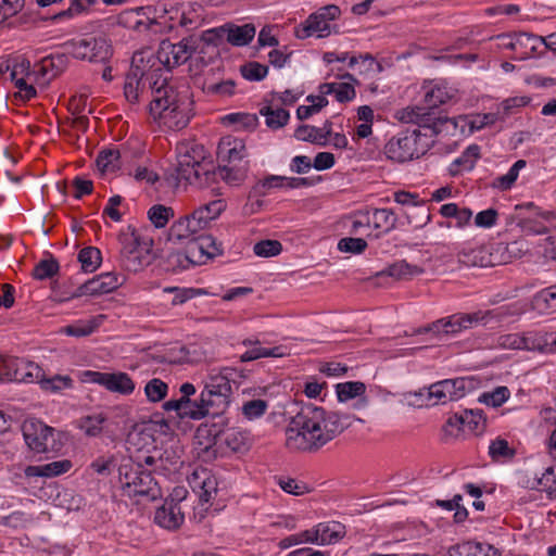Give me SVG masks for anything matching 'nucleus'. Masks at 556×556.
Listing matches in <instances>:
<instances>
[{
	"label": "nucleus",
	"mask_w": 556,
	"mask_h": 556,
	"mask_svg": "<svg viewBox=\"0 0 556 556\" xmlns=\"http://www.w3.org/2000/svg\"><path fill=\"white\" fill-rule=\"evenodd\" d=\"M223 253L222 244L212 236H195V240L188 245L187 253H170L168 262L173 268H187L189 264L195 265L201 263L203 256L214 257Z\"/></svg>",
	"instance_id": "nucleus-12"
},
{
	"label": "nucleus",
	"mask_w": 556,
	"mask_h": 556,
	"mask_svg": "<svg viewBox=\"0 0 556 556\" xmlns=\"http://www.w3.org/2000/svg\"><path fill=\"white\" fill-rule=\"evenodd\" d=\"M318 531V544H332L338 542L344 535V526L339 522L319 523L316 527Z\"/></svg>",
	"instance_id": "nucleus-37"
},
{
	"label": "nucleus",
	"mask_w": 556,
	"mask_h": 556,
	"mask_svg": "<svg viewBox=\"0 0 556 556\" xmlns=\"http://www.w3.org/2000/svg\"><path fill=\"white\" fill-rule=\"evenodd\" d=\"M456 421L464 424V427L475 433H481L485 427V418L483 412L480 409H466L459 416H456Z\"/></svg>",
	"instance_id": "nucleus-36"
},
{
	"label": "nucleus",
	"mask_w": 556,
	"mask_h": 556,
	"mask_svg": "<svg viewBox=\"0 0 556 556\" xmlns=\"http://www.w3.org/2000/svg\"><path fill=\"white\" fill-rule=\"evenodd\" d=\"M13 381L25 383H38L42 377V368L29 361L14 357Z\"/></svg>",
	"instance_id": "nucleus-26"
},
{
	"label": "nucleus",
	"mask_w": 556,
	"mask_h": 556,
	"mask_svg": "<svg viewBox=\"0 0 556 556\" xmlns=\"http://www.w3.org/2000/svg\"><path fill=\"white\" fill-rule=\"evenodd\" d=\"M185 514L179 503L175 502V498L165 501L164 504L159 507L154 514V521L160 527L167 530H177L184 523Z\"/></svg>",
	"instance_id": "nucleus-21"
},
{
	"label": "nucleus",
	"mask_w": 556,
	"mask_h": 556,
	"mask_svg": "<svg viewBox=\"0 0 556 556\" xmlns=\"http://www.w3.org/2000/svg\"><path fill=\"white\" fill-rule=\"evenodd\" d=\"M22 430L26 444L36 453H58L62 448L61 434L40 420H25Z\"/></svg>",
	"instance_id": "nucleus-9"
},
{
	"label": "nucleus",
	"mask_w": 556,
	"mask_h": 556,
	"mask_svg": "<svg viewBox=\"0 0 556 556\" xmlns=\"http://www.w3.org/2000/svg\"><path fill=\"white\" fill-rule=\"evenodd\" d=\"M533 307L539 311L556 312V283L547 287L533 296Z\"/></svg>",
	"instance_id": "nucleus-38"
},
{
	"label": "nucleus",
	"mask_w": 556,
	"mask_h": 556,
	"mask_svg": "<svg viewBox=\"0 0 556 556\" xmlns=\"http://www.w3.org/2000/svg\"><path fill=\"white\" fill-rule=\"evenodd\" d=\"M539 484L549 494L556 495V472L554 467H548L539 479Z\"/></svg>",
	"instance_id": "nucleus-64"
},
{
	"label": "nucleus",
	"mask_w": 556,
	"mask_h": 556,
	"mask_svg": "<svg viewBox=\"0 0 556 556\" xmlns=\"http://www.w3.org/2000/svg\"><path fill=\"white\" fill-rule=\"evenodd\" d=\"M25 0H0V22L17 14L24 7Z\"/></svg>",
	"instance_id": "nucleus-63"
},
{
	"label": "nucleus",
	"mask_w": 556,
	"mask_h": 556,
	"mask_svg": "<svg viewBox=\"0 0 556 556\" xmlns=\"http://www.w3.org/2000/svg\"><path fill=\"white\" fill-rule=\"evenodd\" d=\"M521 350L552 352L556 351V333L528 331L521 333Z\"/></svg>",
	"instance_id": "nucleus-24"
},
{
	"label": "nucleus",
	"mask_w": 556,
	"mask_h": 556,
	"mask_svg": "<svg viewBox=\"0 0 556 556\" xmlns=\"http://www.w3.org/2000/svg\"><path fill=\"white\" fill-rule=\"evenodd\" d=\"M163 408L167 412H176L179 418H190L194 420H199L212 414L210 406L206 405L205 402H202V394L199 401H192L190 397L169 400L163 404Z\"/></svg>",
	"instance_id": "nucleus-18"
},
{
	"label": "nucleus",
	"mask_w": 556,
	"mask_h": 556,
	"mask_svg": "<svg viewBox=\"0 0 556 556\" xmlns=\"http://www.w3.org/2000/svg\"><path fill=\"white\" fill-rule=\"evenodd\" d=\"M11 80L18 79L20 77H29L33 73L30 72V62L26 58L16 56L11 60Z\"/></svg>",
	"instance_id": "nucleus-59"
},
{
	"label": "nucleus",
	"mask_w": 556,
	"mask_h": 556,
	"mask_svg": "<svg viewBox=\"0 0 556 556\" xmlns=\"http://www.w3.org/2000/svg\"><path fill=\"white\" fill-rule=\"evenodd\" d=\"M151 239L141 238L135 231L122 238L121 263L129 271H138L152 261Z\"/></svg>",
	"instance_id": "nucleus-11"
},
{
	"label": "nucleus",
	"mask_w": 556,
	"mask_h": 556,
	"mask_svg": "<svg viewBox=\"0 0 556 556\" xmlns=\"http://www.w3.org/2000/svg\"><path fill=\"white\" fill-rule=\"evenodd\" d=\"M346 427L338 413L312 404L305 405L286 428V446L291 451L316 452Z\"/></svg>",
	"instance_id": "nucleus-2"
},
{
	"label": "nucleus",
	"mask_w": 556,
	"mask_h": 556,
	"mask_svg": "<svg viewBox=\"0 0 556 556\" xmlns=\"http://www.w3.org/2000/svg\"><path fill=\"white\" fill-rule=\"evenodd\" d=\"M510 396V391L507 387L501 386L496 387L491 392H484L480 395L479 401L492 406L498 407L504 404Z\"/></svg>",
	"instance_id": "nucleus-45"
},
{
	"label": "nucleus",
	"mask_w": 556,
	"mask_h": 556,
	"mask_svg": "<svg viewBox=\"0 0 556 556\" xmlns=\"http://www.w3.org/2000/svg\"><path fill=\"white\" fill-rule=\"evenodd\" d=\"M148 216L156 228H163L174 216V210L169 206L155 204L149 210Z\"/></svg>",
	"instance_id": "nucleus-46"
},
{
	"label": "nucleus",
	"mask_w": 556,
	"mask_h": 556,
	"mask_svg": "<svg viewBox=\"0 0 556 556\" xmlns=\"http://www.w3.org/2000/svg\"><path fill=\"white\" fill-rule=\"evenodd\" d=\"M105 418L99 414L94 416H86L80 419L79 428L89 437H96L102 431V424Z\"/></svg>",
	"instance_id": "nucleus-55"
},
{
	"label": "nucleus",
	"mask_w": 556,
	"mask_h": 556,
	"mask_svg": "<svg viewBox=\"0 0 556 556\" xmlns=\"http://www.w3.org/2000/svg\"><path fill=\"white\" fill-rule=\"evenodd\" d=\"M227 29L226 25L207 29L202 33L201 35V41H203L207 46H219L224 39L226 38Z\"/></svg>",
	"instance_id": "nucleus-61"
},
{
	"label": "nucleus",
	"mask_w": 556,
	"mask_h": 556,
	"mask_svg": "<svg viewBox=\"0 0 556 556\" xmlns=\"http://www.w3.org/2000/svg\"><path fill=\"white\" fill-rule=\"evenodd\" d=\"M507 247L496 244L495 247H477L463 249L458 255V262L467 267H494L509 262L506 255Z\"/></svg>",
	"instance_id": "nucleus-13"
},
{
	"label": "nucleus",
	"mask_w": 556,
	"mask_h": 556,
	"mask_svg": "<svg viewBox=\"0 0 556 556\" xmlns=\"http://www.w3.org/2000/svg\"><path fill=\"white\" fill-rule=\"evenodd\" d=\"M424 273V268L417 265L408 264L402 260L389 265L386 269L381 270L378 276H389L395 280H408L415 276Z\"/></svg>",
	"instance_id": "nucleus-30"
},
{
	"label": "nucleus",
	"mask_w": 556,
	"mask_h": 556,
	"mask_svg": "<svg viewBox=\"0 0 556 556\" xmlns=\"http://www.w3.org/2000/svg\"><path fill=\"white\" fill-rule=\"evenodd\" d=\"M72 468V462L68 459L55 460L45 465L27 466L24 473L27 478L42 477L54 478L67 472Z\"/></svg>",
	"instance_id": "nucleus-28"
},
{
	"label": "nucleus",
	"mask_w": 556,
	"mask_h": 556,
	"mask_svg": "<svg viewBox=\"0 0 556 556\" xmlns=\"http://www.w3.org/2000/svg\"><path fill=\"white\" fill-rule=\"evenodd\" d=\"M231 370L225 368L218 372L212 370L202 391V402L212 410V415H219L228 407L232 394Z\"/></svg>",
	"instance_id": "nucleus-7"
},
{
	"label": "nucleus",
	"mask_w": 556,
	"mask_h": 556,
	"mask_svg": "<svg viewBox=\"0 0 556 556\" xmlns=\"http://www.w3.org/2000/svg\"><path fill=\"white\" fill-rule=\"evenodd\" d=\"M279 486L287 493L292 495H303L309 492L306 483L298 481L292 478L280 477L278 479Z\"/></svg>",
	"instance_id": "nucleus-56"
},
{
	"label": "nucleus",
	"mask_w": 556,
	"mask_h": 556,
	"mask_svg": "<svg viewBox=\"0 0 556 556\" xmlns=\"http://www.w3.org/2000/svg\"><path fill=\"white\" fill-rule=\"evenodd\" d=\"M226 210L224 200H214L202 204L189 214L192 225L200 232L208 227L212 220L216 219Z\"/></svg>",
	"instance_id": "nucleus-22"
},
{
	"label": "nucleus",
	"mask_w": 556,
	"mask_h": 556,
	"mask_svg": "<svg viewBox=\"0 0 556 556\" xmlns=\"http://www.w3.org/2000/svg\"><path fill=\"white\" fill-rule=\"evenodd\" d=\"M118 480L124 495L128 497L148 496L152 500L161 496V490L152 473L142 469L141 463L131 458L124 459L118 466Z\"/></svg>",
	"instance_id": "nucleus-5"
},
{
	"label": "nucleus",
	"mask_w": 556,
	"mask_h": 556,
	"mask_svg": "<svg viewBox=\"0 0 556 556\" xmlns=\"http://www.w3.org/2000/svg\"><path fill=\"white\" fill-rule=\"evenodd\" d=\"M336 391L338 400L340 402H346L363 395L366 391V386L361 381H349L344 383H338Z\"/></svg>",
	"instance_id": "nucleus-39"
},
{
	"label": "nucleus",
	"mask_w": 556,
	"mask_h": 556,
	"mask_svg": "<svg viewBox=\"0 0 556 556\" xmlns=\"http://www.w3.org/2000/svg\"><path fill=\"white\" fill-rule=\"evenodd\" d=\"M396 216L393 211L388 208H375L372 212V223L376 229L384 228L390 231L395 228Z\"/></svg>",
	"instance_id": "nucleus-43"
},
{
	"label": "nucleus",
	"mask_w": 556,
	"mask_h": 556,
	"mask_svg": "<svg viewBox=\"0 0 556 556\" xmlns=\"http://www.w3.org/2000/svg\"><path fill=\"white\" fill-rule=\"evenodd\" d=\"M217 156L223 163H237L247 156L245 144L238 138H224L218 144Z\"/></svg>",
	"instance_id": "nucleus-25"
},
{
	"label": "nucleus",
	"mask_w": 556,
	"mask_h": 556,
	"mask_svg": "<svg viewBox=\"0 0 556 556\" xmlns=\"http://www.w3.org/2000/svg\"><path fill=\"white\" fill-rule=\"evenodd\" d=\"M367 248V242L363 238H342L338 243V249L341 252L359 254Z\"/></svg>",
	"instance_id": "nucleus-58"
},
{
	"label": "nucleus",
	"mask_w": 556,
	"mask_h": 556,
	"mask_svg": "<svg viewBox=\"0 0 556 556\" xmlns=\"http://www.w3.org/2000/svg\"><path fill=\"white\" fill-rule=\"evenodd\" d=\"M122 285L119 277L113 273H105L98 275L85 283L80 285L75 292L73 298H79L84 295L97 296L105 293H110L117 289Z\"/></svg>",
	"instance_id": "nucleus-17"
},
{
	"label": "nucleus",
	"mask_w": 556,
	"mask_h": 556,
	"mask_svg": "<svg viewBox=\"0 0 556 556\" xmlns=\"http://www.w3.org/2000/svg\"><path fill=\"white\" fill-rule=\"evenodd\" d=\"M260 113L266 117V125L271 129H278L283 127L290 117V114L285 109H271L265 106L261 109Z\"/></svg>",
	"instance_id": "nucleus-40"
},
{
	"label": "nucleus",
	"mask_w": 556,
	"mask_h": 556,
	"mask_svg": "<svg viewBox=\"0 0 556 556\" xmlns=\"http://www.w3.org/2000/svg\"><path fill=\"white\" fill-rule=\"evenodd\" d=\"M81 380L103 386L110 392L130 394L135 390V383L126 372H100L86 370L81 374Z\"/></svg>",
	"instance_id": "nucleus-16"
},
{
	"label": "nucleus",
	"mask_w": 556,
	"mask_h": 556,
	"mask_svg": "<svg viewBox=\"0 0 556 556\" xmlns=\"http://www.w3.org/2000/svg\"><path fill=\"white\" fill-rule=\"evenodd\" d=\"M420 396H425L428 405L446 404V393L441 387V382H434L429 388L419 392Z\"/></svg>",
	"instance_id": "nucleus-51"
},
{
	"label": "nucleus",
	"mask_w": 556,
	"mask_h": 556,
	"mask_svg": "<svg viewBox=\"0 0 556 556\" xmlns=\"http://www.w3.org/2000/svg\"><path fill=\"white\" fill-rule=\"evenodd\" d=\"M454 97V92L446 87L435 86L425 94L426 108H406L399 112V119L403 123L416 124L419 127L428 129L432 134H439L443 124H456L450 118H434L429 111L442 104H445Z\"/></svg>",
	"instance_id": "nucleus-4"
},
{
	"label": "nucleus",
	"mask_w": 556,
	"mask_h": 556,
	"mask_svg": "<svg viewBox=\"0 0 556 556\" xmlns=\"http://www.w3.org/2000/svg\"><path fill=\"white\" fill-rule=\"evenodd\" d=\"M66 65V55H50L41 61L39 72L42 76H49L48 79H52L60 75L65 70Z\"/></svg>",
	"instance_id": "nucleus-35"
},
{
	"label": "nucleus",
	"mask_w": 556,
	"mask_h": 556,
	"mask_svg": "<svg viewBox=\"0 0 556 556\" xmlns=\"http://www.w3.org/2000/svg\"><path fill=\"white\" fill-rule=\"evenodd\" d=\"M440 382L447 402L460 400L471 388V381L466 378L445 379Z\"/></svg>",
	"instance_id": "nucleus-32"
},
{
	"label": "nucleus",
	"mask_w": 556,
	"mask_h": 556,
	"mask_svg": "<svg viewBox=\"0 0 556 556\" xmlns=\"http://www.w3.org/2000/svg\"><path fill=\"white\" fill-rule=\"evenodd\" d=\"M38 384L45 392L60 393L63 390L72 389L74 381L67 375H54L52 377H47L42 370V377L39 379Z\"/></svg>",
	"instance_id": "nucleus-33"
},
{
	"label": "nucleus",
	"mask_w": 556,
	"mask_h": 556,
	"mask_svg": "<svg viewBox=\"0 0 556 556\" xmlns=\"http://www.w3.org/2000/svg\"><path fill=\"white\" fill-rule=\"evenodd\" d=\"M119 151L115 149L103 150L97 157L98 167L103 170H115L119 167Z\"/></svg>",
	"instance_id": "nucleus-47"
},
{
	"label": "nucleus",
	"mask_w": 556,
	"mask_h": 556,
	"mask_svg": "<svg viewBox=\"0 0 556 556\" xmlns=\"http://www.w3.org/2000/svg\"><path fill=\"white\" fill-rule=\"evenodd\" d=\"M192 491L201 503H210L217 494V479L205 468L195 469L188 478Z\"/></svg>",
	"instance_id": "nucleus-19"
},
{
	"label": "nucleus",
	"mask_w": 556,
	"mask_h": 556,
	"mask_svg": "<svg viewBox=\"0 0 556 556\" xmlns=\"http://www.w3.org/2000/svg\"><path fill=\"white\" fill-rule=\"evenodd\" d=\"M78 261L85 271L92 273L101 263V252L94 247L84 248L78 253Z\"/></svg>",
	"instance_id": "nucleus-41"
},
{
	"label": "nucleus",
	"mask_w": 556,
	"mask_h": 556,
	"mask_svg": "<svg viewBox=\"0 0 556 556\" xmlns=\"http://www.w3.org/2000/svg\"><path fill=\"white\" fill-rule=\"evenodd\" d=\"M60 265L54 257L48 260H41L36 264L33 269V277L38 280H45L52 278L59 273Z\"/></svg>",
	"instance_id": "nucleus-42"
},
{
	"label": "nucleus",
	"mask_w": 556,
	"mask_h": 556,
	"mask_svg": "<svg viewBox=\"0 0 556 556\" xmlns=\"http://www.w3.org/2000/svg\"><path fill=\"white\" fill-rule=\"evenodd\" d=\"M197 46L194 39L184 38L178 43L163 40L156 52V59L165 67L173 68L186 63L194 52Z\"/></svg>",
	"instance_id": "nucleus-14"
},
{
	"label": "nucleus",
	"mask_w": 556,
	"mask_h": 556,
	"mask_svg": "<svg viewBox=\"0 0 556 556\" xmlns=\"http://www.w3.org/2000/svg\"><path fill=\"white\" fill-rule=\"evenodd\" d=\"M480 157V147L477 144L469 146L462 155L456 159L452 166L460 167L465 170L473 168L476 161Z\"/></svg>",
	"instance_id": "nucleus-49"
},
{
	"label": "nucleus",
	"mask_w": 556,
	"mask_h": 556,
	"mask_svg": "<svg viewBox=\"0 0 556 556\" xmlns=\"http://www.w3.org/2000/svg\"><path fill=\"white\" fill-rule=\"evenodd\" d=\"M198 233L199 231L195 229V226L192 225L189 215H186L172 224L167 239L174 243L188 241V243L191 244Z\"/></svg>",
	"instance_id": "nucleus-27"
},
{
	"label": "nucleus",
	"mask_w": 556,
	"mask_h": 556,
	"mask_svg": "<svg viewBox=\"0 0 556 556\" xmlns=\"http://www.w3.org/2000/svg\"><path fill=\"white\" fill-rule=\"evenodd\" d=\"M226 40L233 46H247L255 36V27L253 24H244L242 26L226 25Z\"/></svg>",
	"instance_id": "nucleus-31"
},
{
	"label": "nucleus",
	"mask_w": 556,
	"mask_h": 556,
	"mask_svg": "<svg viewBox=\"0 0 556 556\" xmlns=\"http://www.w3.org/2000/svg\"><path fill=\"white\" fill-rule=\"evenodd\" d=\"M491 316H493L492 311L454 314L447 318L438 319L426 327L419 328L416 330V333L431 332L441 339L443 336L459 333L478 324L485 325Z\"/></svg>",
	"instance_id": "nucleus-8"
},
{
	"label": "nucleus",
	"mask_w": 556,
	"mask_h": 556,
	"mask_svg": "<svg viewBox=\"0 0 556 556\" xmlns=\"http://www.w3.org/2000/svg\"><path fill=\"white\" fill-rule=\"evenodd\" d=\"M282 244L278 240H261L253 247V252L260 257H273L280 254Z\"/></svg>",
	"instance_id": "nucleus-48"
},
{
	"label": "nucleus",
	"mask_w": 556,
	"mask_h": 556,
	"mask_svg": "<svg viewBox=\"0 0 556 556\" xmlns=\"http://www.w3.org/2000/svg\"><path fill=\"white\" fill-rule=\"evenodd\" d=\"M434 134H422L420 128L413 129L406 134L392 138L386 146V154L389 159L399 163L412 161L424 155L430 148Z\"/></svg>",
	"instance_id": "nucleus-6"
},
{
	"label": "nucleus",
	"mask_w": 556,
	"mask_h": 556,
	"mask_svg": "<svg viewBox=\"0 0 556 556\" xmlns=\"http://www.w3.org/2000/svg\"><path fill=\"white\" fill-rule=\"evenodd\" d=\"M236 83L232 79L212 83L207 78L204 80L203 90L208 94L231 96L235 93Z\"/></svg>",
	"instance_id": "nucleus-50"
},
{
	"label": "nucleus",
	"mask_w": 556,
	"mask_h": 556,
	"mask_svg": "<svg viewBox=\"0 0 556 556\" xmlns=\"http://www.w3.org/2000/svg\"><path fill=\"white\" fill-rule=\"evenodd\" d=\"M168 386L161 379L150 380L144 388L146 395L151 402H160L167 394Z\"/></svg>",
	"instance_id": "nucleus-52"
},
{
	"label": "nucleus",
	"mask_w": 556,
	"mask_h": 556,
	"mask_svg": "<svg viewBox=\"0 0 556 556\" xmlns=\"http://www.w3.org/2000/svg\"><path fill=\"white\" fill-rule=\"evenodd\" d=\"M267 407L268 403L265 400L256 399L245 402L242 405L241 410L247 419L253 420L263 416Z\"/></svg>",
	"instance_id": "nucleus-53"
},
{
	"label": "nucleus",
	"mask_w": 556,
	"mask_h": 556,
	"mask_svg": "<svg viewBox=\"0 0 556 556\" xmlns=\"http://www.w3.org/2000/svg\"><path fill=\"white\" fill-rule=\"evenodd\" d=\"M124 93L128 102L150 100L149 112L169 129L185 128L190 121L192 101L187 91H179L164 78L147 79L136 73H127Z\"/></svg>",
	"instance_id": "nucleus-1"
},
{
	"label": "nucleus",
	"mask_w": 556,
	"mask_h": 556,
	"mask_svg": "<svg viewBox=\"0 0 556 556\" xmlns=\"http://www.w3.org/2000/svg\"><path fill=\"white\" fill-rule=\"evenodd\" d=\"M489 452L493 458H510L515 455V451L509 447L508 442L504 439L494 440L489 447Z\"/></svg>",
	"instance_id": "nucleus-62"
},
{
	"label": "nucleus",
	"mask_w": 556,
	"mask_h": 556,
	"mask_svg": "<svg viewBox=\"0 0 556 556\" xmlns=\"http://www.w3.org/2000/svg\"><path fill=\"white\" fill-rule=\"evenodd\" d=\"M216 177H220L228 184L237 185L243 179V172L241 169L230 167L228 165H219L215 168Z\"/></svg>",
	"instance_id": "nucleus-60"
},
{
	"label": "nucleus",
	"mask_w": 556,
	"mask_h": 556,
	"mask_svg": "<svg viewBox=\"0 0 556 556\" xmlns=\"http://www.w3.org/2000/svg\"><path fill=\"white\" fill-rule=\"evenodd\" d=\"M294 137L301 141H307L318 146H326L324 135H321L319 128L315 126L300 125L294 131Z\"/></svg>",
	"instance_id": "nucleus-44"
},
{
	"label": "nucleus",
	"mask_w": 556,
	"mask_h": 556,
	"mask_svg": "<svg viewBox=\"0 0 556 556\" xmlns=\"http://www.w3.org/2000/svg\"><path fill=\"white\" fill-rule=\"evenodd\" d=\"M541 42H545V38L542 36L529 33L516 34L517 51L520 52V59L522 60L530 58L536 51Z\"/></svg>",
	"instance_id": "nucleus-34"
},
{
	"label": "nucleus",
	"mask_w": 556,
	"mask_h": 556,
	"mask_svg": "<svg viewBox=\"0 0 556 556\" xmlns=\"http://www.w3.org/2000/svg\"><path fill=\"white\" fill-rule=\"evenodd\" d=\"M341 78L349 81L343 83H325L319 86V93L334 94L338 102H348L355 98L354 84L358 85V80L350 73L341 75Z\"/></svg>",
	"instance_id": "nucleus-23"
},
{
	"label": "nucleus",
	"mask_w": 556,
	"mask_h": 556,
	"mask_svg": "<svg viewBox=\"0 0 556 556\" xmlns=\"http://www.w3.org/2000/svg\"><path fill=\"white\" fill-rule=\"evenodd\" d=\"M285 180H286V177H283V176H275V175L267 176L266 178H264L262 181H260L258 184H256L253 187V192L256 195L264 197L266 194L267 190H269L271 188H279V187L286 186Z\"/></svg>",
	"instance_id": "nucleus-57"
},
{
	"label": "nucleus",
	"mask_w": 556,
	"mask_h": 556,
	"mask_svg": "<svg viewBox=\"0 0 556 556\" xmlns=\"http://www.w3.org/2000/svg\"><path fill=\"white\" fill-rule=\"evenodd\" d=\"M260 343L258 340L245 339L242 341L244 346H254L248 350L240 356V361L243 363L255 361L262 357H282L287 355L286 350L282 346H275L273 349L255 346Z\"/></svg>",
	"instance_id": "nucleus-29"
},
{
	"label": "nucleus",
	"mask_w": 556,
	"mask_h": 556,
	"mask_svg": "<svg viewBox=\"0 0 556 556\" xmlns=\"http://www.w3.org/2000/svg\"><path fill=\"white\" fill-rule=\"evenodd\" d=\"M156 54L150 49H142L134 53L128 73L146 76L147 79L160 78L161 68L157 65Z\"/></svg>",
	"instance_id": "nucleus-20"
},
{
	"label": "nucleus",
	"mask_w": 556,
	"mask_h": 556,
	"mask_svg": "<svg viewBox=\"0 0 556 556\" xmlns=\"http://www.w3.org/2000/svg\"><path fill=\"white\" fill-rule=\"evenodd\" d=\"M341 14L338 5L328 4L319 8L316 12L309 14L307 18L296 25L293 35L296 39L304 40L315 36L316 38H326L331 34L332 21H336Z\"/></svg>",
	"instance_id": "nucleus-10"
},
{
	"label": "nucleus",
	"mask_w": 556,
	"mask_h": 556,
	"mask_svg": "<svg viewBox=\"0 0 556 556\" xmlns=\"http://www.w3.org/2000/svg\"><path fill=\"white\" fill-rule=\"evenodd\" d=\"M170 187L181 184L197 188H206L216 181V172L213 162L205 156L200 146H182L178 149L177 164L166 174Z\"/></svg>",
	"instance_id": "nucleus-3"
},
{
	"label": "nucleus",
	"mask_w": 556,
	"mask_h": 556,
	"mask_svg": "<svg viewBox=\"0 0 556 556\" xmlns=\"http://www.w3.org/2000/svg\"><path fill=\"white\" fill-rule=\"evenodd\" d=\"M240 72L245 79L260 81L266 77L268 66L258 62H249L240 67Z\"/></svg>",
	"instance_id": "nucleus-54"
},
{
	"label": "nucleus",
	"mask_w": 556,
	"mask_h": 556,
	"mask_svg": "<svg viewBox=\"0 0 556 556\" xmlns=\"http://www.w3.org/2000/svg\"><path fill=\"white\" fill-rule=\"evenodd\" d=\"M67 46L76 59L89 60L90 62H105L112 55L111 46L103 37L72 40Z\"/></svg>",
	"instance_id": "nucleus-15"
}]
</instances>
